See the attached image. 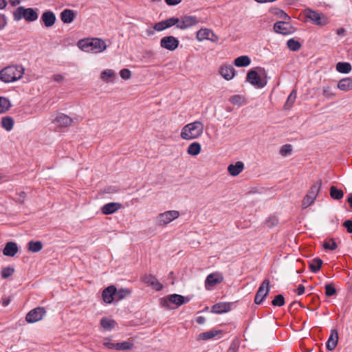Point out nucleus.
I'll return each mask as SVG.
<instances>
[{
	"instance_id": "f257e3e1",
	"label": "nucleus",
	"mask_w": 352,
	"mask_h": 352,
	"mask_svg": "<svg viewBox=\"0 0 352 352\" xmlns=\"http://www.w3.org/2000/svg\"><path fill=\"white\" fill-rule=\"evenodd\" d=\"M24 72L22 65H9L0 71V80L6 83L16 81L23 77Z\"/></svg>"
},
{
	"instance_id": "f03ea898",
	"label": "nucleus",
	"mask_w": 352,
	"mask_h": 352,
	"mask_svg": "<svg viewBox=\"0 0 352 352\" xmlns=\"http://www.w3.org/2000/svg\"><path fill=\"white\" fill-rule=\"evenodd\" d=\"M204 129V124L200 121L186 124L182 129L180 136L186 140H194L199 138L203 133Z\"/></svg>"
},
{
	"instance_id": "7ed1b4c3",
	"label": "nucleus",
	"mask_w": 352,
	"mask_h": 352,
	"mask_svg": "<svg viewBox=\"0 0 352 352\" xmlns=\"http://www.w3.org/2000/svg\"><path fill=\"white\" fill-rule=\"evenodd\" d=\"M188 298L179 294H170L160 299V305L161 307L167 309H173L188 302Z\"/></svg>"
},
{
	"instance_id": "20e7f679",
	"label": "nucleus",
	"mask_w": 352,
	"mask_h": 352,
	"mask_svg": "<svg viewBox=\"0 0 352 352\" xmlns=\"http://www.w3.org/2000/svg\"><path fill=\"white\" fill-rule=\"evenodd\" d=\"M15 21H20L24 19L28 22H32L38 19V14L36 10L23 6H19L13 13Z\"/></svg>"
},
{
	"instance_id": "39448f33",
	"label": "nucleus",
	"mask_w": 352,
	"mask_h": 352,
	"mask_svg": "<svg viewBox=\"0 0 352 352\" xmlns=\"http://www.w3.org/2000/svg\"><path fill=\"white\" fill-rule=\"evenodd\" d=\"M322 186V181L318 180L315 184H314L308 193L305 195L302 200V206L303 208H306L311 206L315 201L317 197L320 188Z\"/></svg>"
},
{
	"instance_id": "423d86ee",
	"label": "nucleus",
	"mask_w": 352,
	"mask_h": 352,
	"mask_svg": "<svg viewBox=\"0 0 352 352\" xmlns=\"http://www.w3.org/2000/svg\"><path fill=\"white\" fill-rule=\"evenodd\" d=\"M305 16L316 25L323 26L329 23L328 18L322 13H319L311 9L305 10Z\"/></svg>"
},
{
	"instance_id": "0eeeda50",
	"label": "nucleus",
	"mask_w": 352,
	"mask_h": 352,
	"mask_svg": "<svg viewBox=\"0 0 352 352\" xmlns=\"http://www.w3.org/2000/svg\"><path fill=\"white\" fill-rule=\"evenodd\" d=\"M179 212L177 210H168L160 213L156 217V223L158 226H164L177 219Z\"/></svg>"
},
{
	"instance_id": "6e6552de",
	"label": "nucleus",
	"mask_w": 352,
	"mask_h": 352,
	"mask_svg": "<svg viewBox=\"0 0 352 352\" xmlns=\"http://www.w3.org/2000/svg\"><path fill=\"white\" fill-rule=\"evenodd\" d=\"M46 314V311L43 307H36L30 311L26 316L25 320L28 323H34L43 319Z\"/></svg>"
},
{
	"instance_id": "1a4fd4ad",
	"label": "nucleus",
	"mask_w": 352,
	"mask_h": 352,
	"mask_svg": "<svg viewBox=\"0 0 352 352\" xmlns=\"http://www.w3.org/2000/svg\"><path fill=\"white\" fill-rule=\"evenodd\" d=\"M246 80L251 85L258 88H263L267 84V81L262 78L258 72L254 70H250L248 72Z\"/></svg>"
},
{
	"instance_id": "9d476101",
	"label": "nucleus",
	"mask_w": 352,
	"mask_h": 352,
	"mask_svg": "<svg viewBox=\"0 0 352 352\" xmlns=\"http://www.w3.org/2000/svg\"><path fill=\"white\" fill-rule=\"evenodd\" d=\"M274 30L276 33L283 35H288L294 33L296 28H294L289 22L278 21L274 25Z\"/></svg>"
},
{
	"instance_id": "9b49d317",
	"label": "nucleus",
	"mask_w": 352,
	"mask_h": 352,
	"mask_svg": "<svg viewBox=\"0 0 352 352\" xmlns=\"http://www.w3.org/2000/svg\"><path fill=\"white\" fill-rule=\"evenodd\" d=\"M270 292V280L268 279H265L262 284L260 285L255 298L254 302L257 305L261 304L265 298L268 295Z\"/></svg>"
},
{
	"instance_id": "f8f14e48",
	"label": "nucleus",
	"mask_w": 352,
	"mask_h": 352,
	"mask_svg": "<svg viewBox=\"0 0 352 352\" xmlns=\"http://www.w3.org/2000/svg\"><path fill=\"white\" fill-rule=\"evenodd\" d=\"M107 47L104 40L99 38H89V52L94 54L100 53L104 52Z\"/></svg>"
},
{
	"instance_id": "ddd939ff",
	"label": "nucleus",
	"mask_w": 352,
	"mask_h": 352,
	"mask_svg": "<svg viewBox=\"0 0 352 352\" xmlns=\"http://www.w3.org/2000/svg\"><path fill=\"white\" fill-rule=\"evenodd\" d=\"M197 38L199 41L204 40H209L213 43H217L219 41V37L211 30L208 28L200 29L197 32Z\"/></svg>"
},
{
	"instance_id": "4468645a",
	"label": "nucleus",
	"mask_w": 352,
	"mask_h": 352,
	"mask_svg": "<svg viewBox=\"0 0 352 352\" xmlns=\"http://www.w3.org/2000/svg\"><path fill=\"white\" fill-rule=\"evenodd\" d=\"M179 41L173 36H166L160 40V46L169 51H174L179 46Z\"/></svg>"
},
{
	"instance_id": "2eb2a0df",
	"label": "nucleus",
	"mask_w": 352,
	"mask_h": 352,
	"mask_svg": "<svg viewBox=\"0 0 352 352\" xmlns=\"http://www.w3.org/2000/svg\"><path fill=\"white\" fill-rule=\"evenodd\" d=\"M142 280L156 291H161L163 289V285L151 274L144 275L142 277Z\"/></svg>"
},
{
	"instance_id": "dca6fc26",
	"label": "nucleus",
	"mask_w": 352,
	"mask_h": 352,
	"mask_svg": "<svg viewBox=\"0 0 352 352\" xmlns=\"http://www.w3.org/2000/svg\"><path fill=\"white\" fill-rule=\"evenodd\" d=\"M223 280L221 274L217 273H213L209 274L205 281V287L206 289L210 290L213 287L219 283H221Z\"/></svg>"
},
{
	"instance_id": "f3484780",
	"label": "nucleus",
	"mask_w": 352,
	"mask_h": 352,
	"mask_svg": "<svg viewBox=\"0 0 352 352\" xmlns=\"http://www.w3.org/2000/svg\"><path fill=\"white\" fill-rule=\"evenodd\" d=\"M199 20L195 16H184L182 17L181 22L177 25V28L180 30H185L197 25Z\"/></svg>"
},
{
	"instance_id": "a211bd4d",
	"label": "nucleus",
	"mask_w": 352,
	"mask_h": 352,
	"mask_svg": "<svg viewBox=\"0 0 352 352\" xmlns=\"http://www.w3.org/2000/svg\"><path fill=\"white\" fill-rule=\"evenodd\" d=\"M53 122L60 127H67L72 124L73 119L64 113H59Z\"/></svg>"
},
{
	"instance_id": "6ab92c4d",
	"label": "nucleus",
	"mask_w": 352,
	"mask_h": 352,
	"mask_svg": "<svg viewBox=\"0 0 352 352\" xmlns=\"http://www.w3.org/2000/svg\"><path fill=\"white\" fill-rule=\"evenodd\" d=\"M122 208V205L118 202H110L104 204L101 208V212L104 214H111Z\"/></svg>"
},
{
	"instance_id": "aec40b11",
	"label": "nucleus",
	"mask_w": 352,
	"mask_h": 352,
	"mask_svg": "<svg viewBox=\"0 0 352 352\" xmlns=\"http://www.w3.org/2000/svg\"><path fill=\"white\" fill-rule=\"evenodd\" d=\"M219 73L224 79L230 80L235 76V69L230 65H223L220 67Z\"/></svg>"
},
{
	"instance_id": "412c9836",
	"label": "nucleus",
	"mask_w": 352,
	"mask_h": 352,
	"mask_svg": "<svg viewBox=\"0 0 352 352\" xmlns=\"http://www.w3.org/2000/svg\"><path fill=\"white\" fill-rule=\"evenodd\" d=\"M41 20L46 28H50L54 25L56 18L53 12L47 10L43 13Z\"/></svg>"
},
{
	"instance_id": "4be33fe9",
	"label": "nucleus",
	"mask_w": 352,
	"mask_h": 352,
	"mask_svg": "<svg viewBox=\"0 0 352 352\" xmlns=\"http://www.w3.org/2000/svg\"><path fill=\"white\" fill-rule=\"evenodd\" d=\"M244 169V164L239 161L236 162L234 164H230L228 166V172L232 176H237L239 175Z\"/></svg>"
},
{
	"instance_id": "5701e85b",
	"label": "nucleus",
	"mask_w": 352,
	"mask_h": 352,
	"mask_svg": "<svg viewBox=\"0 0 352 352\" xmlns=\"http://www.w3.org/2000/svg\"><path fill=\"white\" fill-rule=\"evenodd\" d=\"M338 342V331L336 329H332L331 331L330 336L327 342V348L329 351L333 350Z\"/></svg>"
},
{
	"instance_id": "b1692460",
	"label": "nucleus",
	"mask_w": 352,
	"mask_h": 352,
	"mask_svg": "<svg viewBox=\"0 0 352 352\" xmlns=\"http://www.w3.org/2000/svg\"><path fill=\"white\" fill-rule=\"evenodd\" d=\"M116 287L113 285L109 286L102 292V298L106 303H111L114 300V293Z\"/></svg>"
},
{
	"instance_id": "393cba45",
	"label": "nucleus",
	"mask_w": 352,
	"mask_h": 352,
	"mask_svg": "<svg viewBox=\"0 0 352 352\" xmlns=\"http://www.w3.org/2000/svg\"><path fill=\"white\" fill-rule=\"evenodd\" d=\"M230 310V305L228 302L217 303L212 307V312L214 314H221L228 312Z\"/></svg>"
},
{
	"instance_id": "a878e982",
	"label": "nucleus",
	"mask_w": 352,
	"mask_h": 352,
	"mask_svg": "<svg viewBox=\"0 0 352 352\" xmlns=\"http://www.w3.org/2000/svg\"><path fill=\"white\" fill-rule=\"evenodd\" d=\"M337 87L344 91L352 90V78L349 77L342 78L339 80Z\"/></svg>"
},
{
	"instance_id": "bb28decb",
	"label": "nucleus",
	"mask_w": 352,
	"mask_h": 352,
	"mask_svg": "<svg viewBox=\"0 0 352 352\" xmlns=\"http://www.w3.org/2000/svg\"><path fill=\"white\" fill-rule=\"evenodd\" d=\"M251 63V59L248 56H240L234 60V64L238 67H247Z\"/></svg>"
},
{
	"instance_id": "cd10ccee",
	"label": "nucleus",
	"mask_w": 352,
	"mask_h": 352,
	"mask_svg": "<svg viewBox=\"0 0 352 352\" xmlns=\"http://www.w3.org/2000/svg\"><path fill=\"white\" fill-rule=\"evenodd\" d=\"M74 19V13L72 10L65 9L60 13V19L65 23H70Z\"/></svg>"
},
{
	"instance_id": "c85d7f7f",
	"label": "nucleus",
	"mask_w": 352,
	"mask_h": 352,
	"mask_svg": "<svg viewBox=\"0 0 352 352\" xmlns=\"http://www.w3.org/2000/svg\"><path fill=\"white\" fill-rule=\"evenodd\" d=\"M18 251L16 243H6L3 250V254L8 256H13Z\"/></svg>"
},
{
	"instance_id": "c756f323",
	"label": "nucleus",
	"mask_w": 352,
	"mask_h": 352,
	"mask_svg": "<svg viewBox=\"0 0 352 352\" xmlns=\"http://www.w3.org/2000/svg\"><path fill=\"white\" fill-rule=\"evenodd\" d=\"M100 324L104 329L110 331L116 327V322L113 319L104 318L101 319Z\"/></svg>"
},
{
	"instance_id": "7c9ffc66",
	"label": "nucleus",
	"mask_w": 352,
	"mask_h": 352,
	"mask_svg": "<svg viewBox=\"0 0 352 352\" xmlns=\"http://www.w3.org/2000/svg\"><path fill=\"white\" fill-rule=\"evenodd\" d=\"M322 96L328 100L333 98L336 96V93L333 86L330 85H324L322 87Z\"/></svg>"
},
{
	"instance_id": "2f4dec72",
	"label": "nucleus",
	"mask_w": 352,
	"mask_h": 352,
	"mask_svg": "<svg viewBox=\"0 0 352 352\" xmlns=\"http://www.w3.org/2000/svg\"><path fill=\"white\" fill-rule=\"evenodd\" d=\"M336 70L342 74H349L351 71V65L349 63L339 62L336 64Z\"/></svg>"
},
{
	"instance_id": "473e14b6",
	"label": "nucleus",
	"mask_w": 352,
	"mask_h": 352,
	"mask_svg": "<svg viewBox=\"0 0 352 352\" xmlns=\"http://www.w3.org/2000/svg\"><path fill=\"white\" fill-rule=\"evenodd\" d=\"M220 333H221V331L210 330V331L200 333L198 336V340H210Z\"/></svg>"
},
{
	"instance_id": "72a5a7b5",
	"label": "nucleus",
	"mask_w": 352,
	"mask_h": 352,
	"mask_svg": "<svg viewBox=\"0 0 352 352\" xmlns=\"http://www.w3.org/2000/svg\"><path fill=\"white\" fill-rule=\"evenodd\" d=\"M201 152V144L199 142H192L190 144L187 149L188 155L195 156Z\"/></svg>"
},
{
	"instance_id": "f704fd0d",
	"label": "nucleus",
	"mask_w": 352,
	"mask_h": 352,
	"mask_svg": "<svg viewBox=\"0 0 352 352\" xmlns=\"http://www.w3.org/2000/svg\"><path fill=\"white\" fill-rule=\"evenodd\" d=\"M330 196L333 199L340 200L344 196V192L341 189L337 188V187L332 186L329 189Z\"/></svg>"
},
{
	"instance_id": "c9c22d12",
	"label": "nucleus",
	"mask_w": 352,
	"mask_h": 352,
	"mask_svg": "<svg viewBox=\"0 0 352 352\" xmlns=\"http://www.w3.org/2000/svg\"><path fill=\"white\" fill-rule=\"evenodd\" d=\"M1 124L3 129H5L8 131H10L12 129L14 126V120L10 117H3L1 119Z\"/></svg>"
},
{
	"instance_id": "e433bc0d",
	"label": "nucleus",
	"mask_w": 352,
	"mask_h": 352,
	"mask_svg": "<svg viewBox=\"0 0 352 352\" xmlns=\"http://www.w3.org/2000/svg\"><path fill=\"white\" fill-rule=\"evenodd\" d=\"M322 265V261L320 258H314L309 263V268L311 272L316 273L318 272Z\"/></svg>"
},
{
	"instance_id": "4c0bfd02",
	"label": "nucleus",
	"mask_w": 352,
	"mask_h": 352,
	"mask_svg": "<svg viewBox=\"0 0 352 352\" xmlns=\"http://www.w3.org/2000/svg\"><path fill=\"white\" fill-rule=\"evenodd\" d=\"M115 76V72L112 69H105L101 73L100 78L103 81L108 82L110 80H113Z\"/></svg>"
},
{
	"instance_id": "58836bf2",
	"label": "nucleus",
	"mask_w": 352,
	"mask_h": 352,
	"mask_svg": "<svg viewBox=\"0 0 352 352\" xmlns=\"http://www.w3.org/2000/svg\"><path fill=\"white\" fill-rule=\"evenodd\" d=\"M131 291L127 289H120L117 290L116 289L115 293H114V299H117L118 300H122L129 296L131 294Z\"/></svg>"
},
{
	"instance_id": "ea45409f",
	"label": "nucleus",
	"mask_w": 352,
	"mask_h": 352,
	"mask_svg": "<svg viewBox=\"0 0 352 352\" xmlns=\"http://www.w3.org/2000/svg\"><path fill=\"white\" fill-rule=\"evenodd\" d=\"M287 45L288 48L293 52L298 51L301 47L300 42L294 38L289 39L287 42Z\"/></svg>"
},
{
	"instance_id": "a19ab883",
	"label": "nucleus",
	"mask_w": 352,
	"mask_h": 352,
	"mask_svg": "<svg viewBox=\"0 0 352 352\" xmlns=\"http://www.w3.org/2000/svg\"><path fill=\"white\" fill-rule=\"evenodd\" d=\"M10 107V100L4 97H0V113L6 112Z\"/></svg>"
},
{
	"instance_id": "79ce46f5",
	"label": "nucleus",
	"mask_w": 352,
	"mask_h": 352,
	"mask_svg": "<svg viewBox=\"0 0 352 352\" xmlns=\"http://www.w3.org/2000/svg\"><path fill=\"white\" fill-rule=\"evenodd\" d=\"M133 347V344L131 342L125 341L122 342L116 343V350L126 351L131 350Z\"/></svg>"
},
{
	"instance_id": "37998d69",
	"label": "nucleus",
	"mask_w": 352,
	"mask_h": 352,
	"mask_svg": "<svg viewBox=\"0 0 352 352\" xmlns=\"http://www.w3.org/2000/svg\"><path fill=\"white\" fill-rule=\"evenodd\" d=\"M279 223V220L277 217L270 215L265 221V225L267 228H274Z\"/></svg>"
},
{
	"instance_id": "c03bdc74",
	"label": "nucleus",
	"mask_w": 352,
	"mask_h": 352,
	"mask_svg": "<svg viewBox=\"0 0 352 352\" xmlns=\"http://www.w3.org/2000/svg\"><path fill=\"white\" fill-rule=\"evenodd\" d=\"M14 271V270L12 267H3L1 270V277L4 279L8 278L13 274Z\"/></svg>"
},
{
	"instance_id": "a18cd8bd",
	"label": "nucleus",
	"mask_w": 352,
	"mask_h": 352,
	"mask_svg": "<svg viewBox=\"0 0 352 352\" xmlns=\"http://www.w3.org/2000/svg\"><path fill=\"white\" fill-rule=\"evenodd\" d=\"M272 304L274 306L281 307L285 304V298L283 295L278 294L275 296L274 299L272 300Z\"/></svg>"
},
{
	"instance_id": "49530a36",
	"label": "nucleus",
	"mask_w": 352,
	"mask_h": 352,
	"mask_svg": "<svg viewBox=\"0 0 352 352\" xmlns=\"http://www.w3.org/2000/svg\"><path fill=\"white\" fill-rule=\"evenodd\" d=\"M164 22L165 26L167 29V28H170L175 25H177L178 24H179V19L176 17H171L166 20H164Z\"/></svg>"
},
{
	"instance_id": "de8ad7c7",
	"label": "nucleus",
	"mask_w": 352,
	"mask_h": 352,
	"mask_svg": "<svg viewBox=\"0 0 352 352\" xmlns=\"http://www.w3.org/2000/svg\"><path fill=\"white\" fill-rule=\"evenodd\" d=\"M230 101L234 104L241 105L244 102V98L241 95H234L230 97Z\"/></svg>"
},
{
	"instance_id": "09e8293b",
	"label": "nucleus",
	"mask_w": 352,
	"mask_h": 352,
	"mask_svg": "<svg viewBox=\"0 0 352 352\" xmlns=\"http://www.w3.org/2000/svg\"><path fill=\"white\" fill-rule=\"evenodd\" d=\"M292 151V146L291 144H285L281 147L280 154L282 156H287L291 153Z\"/></svg>"
},
{
	"instance_id": "8fccbe9b",
	"label": "nucleus",
	"mask_w": 352,
	"mask_h": 352,
	"mask_svg": "<svg viewBox=\"0 0 352 352\" xmlns=\"http://www.w3.org/2000/svg\"><path fill=\"white\" fill-rule=\"evenodd\" d=\"M296 98V90H293L287 99L285 106L291 107L294 103Z\"/></svg>"
},
{
	"instance_id": "3c124183",
	"label": "nucleus",
	"mask_w": 352,
	"mask_h": 352,
	"mask_svg": "<svg viewBox=\"0 0 352 352\" xmlns=\"http://www.w3.org/2000/svg\"><path fill=\"white\" fill-rule=\"evenodd\" d=\"M43 248L42 243H28V250L32 252H37Z\"/></svg>"
},
{
	"instance_id": "603ef678",
	"label": "nucleus",
	"mask_w": 352,
	"mask_h": 352,
	"mask_svg": "<svg viewBox=\"0 0 352 352\" xmlns=\"http://www.w3.org/2000/svg\"><path fill=\"white\" fill-rule=\"evenodd\" d=\"M336 290L332 284H327L325 285V294L327 296H331L336 294Z\"/></svg>"
},
{
	"instance_id": "864d4df0",
	"label": "nucleus",
	"mask_w": 352,
	"mask_h": 352,
	"mask_svg": "<svg viewBox=\"0 0 352 352\" xmlns=\"http://www.w3.org/2000/svg\"><path fill=\"white\" fill-rule=\"evenodd\" d=\"M78 47L85 52H88V38L80 40L78 42Z\"/></svg>"
},
{
	"instance_id": "5fc2aeb1",
	"label": "nucleus",
	"mask_w": 352,
	"mask_h": 352,
	"mask_svg": "<svg viewBox=\"0 0 352 352\" xmlns=\"http://www.w3.org/2000/svg\"><path fill=\"white\" fill-rule=\"evenodd\" d=\"M120 77L124 80H128L131 77V72L128 69H122L120 72Z\"/></svg>"
},
{
	"instance_id": "6e6d98bb",
	"label": "nucleus",
	"mask_w": 352,
	"mask_h": 352,
	"mask_svg": "<svg viewBox=\"0 0 352 352\" xmlns=\"http://www.w3.org/2000/svg\"><path fill=\"white\" fill-rule=\"evenodd\" d=\"M153 29H154V30L157 31V32H160V31L166 30V28L165 26V23H164V21L156 23L153 26Z\"/></svg>"
},
{
	"instance_id": "4d7b16f0",
	"label": "nucleus",
	"mask_w": 352,
	"mask_h": 352,
	"mask_svg": "<svg viewBox=\"0 0 352 352\" xmlns=\"http://www.w3.org/2000/svg\"><path fill=\"white\" fill-rule=\"evenodd\" d=\"M274 14L283 19H290L289 15L285 12H284L283 10H280V9H276Z\"/></svg>"
},
{
	"instance_id": "13d9d810",
	"label": "nucleus",
	"mask_w": 352,
	"mask_h": 352,
	"mask_svg": "<svg viewBox=\"0 0 352 352\" xmlns=\"http://www.w3.org/2000/svg\"><path fill=\"white\" fill-rule=\"evenodd\" d=\"M104 346L109 349L116 350V343L111 342L110 340H105L103 343Z\"/></svg>"
},
{
	"instance_id": "bf43d9fd",
	"label": "nucleus",
	"mask_w": 352,
	"mask_h": 352,
	"mask_svg": "<svg viewBox=\"0 0 352 352\" xmlns=\"http://www.w3.org/2000/svg\"><path fill=\"white\" fill-rule=\"evenodd\" d=\"M343 226L346 228L349 233H352V221L346 220L344 222Z\"/></svg>"
},
{
	"instance_id": "052dcab7",
	"label": "nucleus",
	"mask_w": 352,
	"mask_h": 352,
	"mask_svg": "<svg viewBox=\"0 0 352 352\" xmlns=\"http://www.w3.org/2000/svg\"><path fill=\"white\" fill-rule=\"evenodd\" d=\"M7 25V21L5 15L0 14V30H3Z\"/></svg>"
},
{
	"instance_id": "680f3d73",
	"label": "nucleus",
	"mask_w": 352,
	"mask_h": 352,
	"mask_svg": "<svg viewBox=\"0 0 352 352\" xmlns=\"http://www.w3.org/2000/svg\"><path fill=\"white\" fill-rule=\"evenodd\" d=\"M323 247L326 250H333L338 248L337 243H323Z\"/></svg>"
},
{
	"instance_id": "e2e57ef3",
	"label": "nucleus",
	"mask_w": 352,
	"mask_h": 352,
	"mask_svg": "<svg viewBox=\"0 0 352 352\" xmlns=\"http://www.w3.org/2000/svg\"><path fill=\"white\" fill-rule=\"evenodd\" d=\"M52 79L57 82H60L64 80V76L62 74H54Z\"/></svg>"
},
{
	"instance_id": "0e129e2a",
	"label": "nucleus",
	"mask_w": 352,
	"mask_h": 352,
	"mask_svg": "<svg viewBox=\"0 0 352 352\" xmlns=\"http://www.w3.org/2000/svg\"><path fill=\"white\" fill-rule=\"evenodd\" d=\"M165 2L168 6H176L182 2V0H165Z\"/></svg>"
},
{
	"instance_id": "69168bd1",
	"label": "nucleus",
	"mask_w": 352,
	"mask_h": 352,
	"mask_svg": "<svg viewBox=\"0 0 352 352\" xmlns=\"http://www.w3.org/2000/svg\"><path fill=\"white\" fill-rule=\"evenodd\" d=\"M18 195L19 196V202L21 204H23L25 199V196H26L25 192L22 191V192H20Z\"/></svg>"
},
{
	"instance_id": "338daca9",
	"label": "nucleus",
	"mask_w": 352,
	"mask_h": 352,
	"mask_svg": "<svg viewBox=\"0 0 352 352\" xmlns=\"http://www.w3.org/2000/svg\"><path fill=\"white\" fill-rule=\"evenodd\" d=\"M305 287L302 285H299L297 288V294L298 295H302L305 293Z\"/></svg>"
},
{
	"instance_id": "774afa93",
	"label": "nucleus",
	"mask_w": 352,
	"mask_h": 352,
	"mask_svg": "<svg viewBox=\"0 0 352 352\" xmlns=\"http://www.w3.org/2000/svg\"><path fill=\"white\" fill-rule=\"evenodd\" d=\"M196 321L198 324H204L206 321V319L204 316H199L196 318Z\"/></svg>"
}]
</instances>
